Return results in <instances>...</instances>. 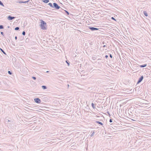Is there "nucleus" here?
Here are the masks:
<instances>
[{
  "instance_id": "1",
  "label": "nucleus",
  "mask_w": 151,
  "mask_h": 151,
  "mask_svg": "<svg viewBox=\"0 0 151 151\" xmlns=\"http://www.w3.org/2000/svg\"><path fill=\"white\" fill-rule=\"evenodd\" d=\"M46 23L43 20H41V24L40 25L41 29H42L45 30L46 29Z\"/></svg>"
},
{
  "instance_id": "2",
  "label": "nucleus",
  "mask_w": 151,
  "mask_h": 151,
  "mask_svg": "<svg viewBox=\"0 0 151 151\" xmlns=\"http://www.w3.org/2000/svg\"><path fill=\"white\" fill-rule=\"evenodd\" d=\"M55 8L56 9H58L60 8V7L55 3H53V7Z\"/></svg>"
},
{
  "instance_id": "3",
  "label": "nucleus",
  "mask_w": 151,
  "mask_h": 151,
  "mask_svg": "<svg viewBox=\"0 0 151 151\" xmlns=\"http://www.w3.org/2000/svg\"><path fill=\"white\" fill-rule=\"evenodd\" d=\"M35 101L37 103H40L41 102V100L40 99L38 98H36L34 99Z\"/></svg>"
},
{
  "instance_id": "4",
  "label": "nucleus",
  "mask_w": 151,
  "mask_h": 151,
  "mask_svg": "<svg viewBox=\"0 0 151 151\" xmlns=\"http://www.w3.org/2000/svg\"><path fill=\"white\" fill-rule=\"evenodd\" d=\"M89 28L92 31H94L96 30H98V28H95L93 27H89Z\"/></svg>"
},
{
  "instance_id": "5",
  "label": "nucleus",
  "mask_w": 151,
  "mask_h": 151,
  "mask_svg": "<svg viewBox=\"0 0 151 151\" xmlns=\"http://www.w3.org/2000/svg\"><path fill=\"white\" fill-rule=\"evenodd\" d=\"M143 78V76H141L137 82V84H138L140 83L142 80Z\"/></svg>"
},
{
  "instance_id": "6",
  "label": "nucleus",
  "mask_w": 151,
  "mask_h": 151,
  "mask_svg": "<svg viewBox=\"0 0 151 151\" xmlns=\"http://www.w3.org/2000/svg\"><path fill=\"white\" fill-rule=\"evenodd\" d=\"M15 18V17H12L10 15H9V16H8V17H7V19L9 20H12L13 19H14Z\"/></svg>"
},
{
  "instance_id": "7",
  "label": "nucleus",
  "mask_w": 151,
  "mask_h": 151,
  "mask_svg": "<svg viewBox=\"0 0 151 151\" xmlns=\"http://www.w3.org/2000/svg\"><path fill=\"white\" fill-rule=\"evenodd\" d=\"M29 0H28L26 1H18V2L19 3H26L29 2Z\"/></svg>"
},
{
  "instance_id": "8",
  "label": "nucleus",
  "mask_w": 151,
  "mask_h": 151,
  "mask_svg": "<svg viewBox=\"0 0 151 151\" xmlns=\"http://www.w3.org/2000/svg\"><path fill=\"white\" fill-rule=\"evenodd\" d=\"M92 59L94 60H96V59H98V60L101 59L98 58V57H97L96 55H94L93 56V57Z\"/></svg>"
},
{
  "instance_id": "9",
  "label": "nucleus",
  "mask_w": 151,
  "mask_h": 151,
  "mask_svg": "<svg viewBox=\"0 0 151 151\" xmlns=\"http://www.w3.org/2000/svg\"><path fill=\"white\" fill-rule=\"evenodd\" d=\"M143 12V13H144V15L145 16L147 17L148 16L147 13V12L146 11H144Z\"/></svg>"
},
{
  "instance_id": "10",
  "label": "nucleus",
  "mask_w": 151,
  "mask_h": 151,
  "mask_svg": "<svg viewBox=\"0 0 151 151\" xmlns=\"http://www.w3.org/2000/svg\"><path fill=\"white\" fill-rule=\"evenodd\" d=\"M0 50L5 55H6V52H4V51L1 48H0Z\"/></svg>"
},
{
  "instance_id": "11",
  "label": "nucleus",
  "mask_w": 151,
  "mask_h": 151,
  "mask_svg": "<svg viewBox=\"0 0 151 151\" xmlns=\"http://www.w3.org/2000/svg\"><path fill=\"white\" fill-rule=\"evenodd\" d=\"M96 122L97 123H98V124H100L101 125H103V123H102L101 122H100V121H96Z\"/></svg>"
},
{
  "instance_id": "12",
  "label": "nucleus",
  "mask_w": 151,
  "mask_h": 151,
  "mask_svg": "<svg viewBox=\"0 0 151 151\" xmlns=\"http://www.w3.org/2000/svg\"><path fill=\"white\" fill-rule=\"evenodd\" d=\"M42 88L43 89H47V87L46 86H42Z\"/></svg>"
},
{
  "instance_id": "13",
  "label": "nucleus",
  "mask_w": 151,
  "mask_h": 151,
  "mask_svg": "<svg viewBox=\"0 0 151 151\" xmlns=\"http://www.w3.org/2000/svg\"><path fill=\"white\" fill-rule=\"evenodd\" d=\"M43 1L45 3H47L49 2V0H44Z\"/></svg>"
},
{
  "instance_id": "14",
  "label": "nucleus",
  "mask_w": 151,
  "mask_h": 151,
  "mask_svg": "<svg viewBox=\"0 0 151 151\" xmlns=\"http://www.w3.org/2000/svg\"><path fill=\"white\" fill-rule=\"evenodd\" d=\"M65 62L68 65V66L69 65H70V62H69V61L68 60H65Z\"/></svg>"
},
{
  "instance_id": "15",
  "label": "nucleus",
  "mask_w": 151,
  "mask_h": 151,
  "mask_svg": "<svg viewBox=\"0 0 151 151\" xmlns=\"http://www.w3.org/2000/svg\"><path fill=\"white\" fill-rule=\"evenodd\" d=\"M91 106H92V107H93V108L94 109L96 108L95 106H94V104H93V103H92L91 104Z\"/></svg>"
},
{
  "instance_id": "16",
  "label": "nucleus",
  "mask_w": 151,
  "mask_h": 151,
  "mask_svg": "<svg viewBox=\"0 0 151 151\" xmlns=\"http://www.w3.org/2000/svg\"><path fill=\"white\" fill-rule=\"evenodd\" d=\"M0 5L2 6H4V5L2 3V2L0 0Z\"/></svg>"
},
{
  "instance_id": "17",
  "label": "nucleus",
  "mask_w": 151,
  "mask_h": 151,
  "mask_svg": "<svg viewBox=\"0 0 151 151\" xmlns=\"http://www.w3.org/2000/svg\"><path fill=\"white\" fill-rule=\"evenodd\" d=\"M48 4L51 7H53V6L52 5V4L51 3H49Z\"/></svg>"
},
{
  "instance_id": "18",
  "label": "nucleus",
  "mask_w": 151,
  "mask_h": 151,
  "mask_svg": "<svg viewBox=\"0 0 151 151\" xmlns=\"http://www.w3.org/2000/svg\"><path fill=\"white\" fill-rule=\"evenodd\" d=\"M65 13L67 14V15H69V14L68 12L66 10H64Z\"/></svg>"
},
{
  "instance_id": "19",
  "label": "nucleus",
  "mask_w": 151,
  "mask_h": 151,
  "mask_svg": "<svg viewBox=\"0 0 151 151\" xmlns=\"http://www.w3.org/2000/svg\"><path fill=\"white\" fill-rule=\"evenodd\" d=\"M95 132H93L90 135V136L91 137H92L93 136Z\"/></svg>"
},
{
  "instance_id": "20",
  "label": "nucleus",
  "mask_w": 151,
  "mask_h": 151,
  "mask_svg": "<svg viewBox=\"0 0 151 151\" xmlns=\"http://www.w3.org/2000/svg\"><path fill=\"white\" fill-rule=\"evenodd\" d=\"M8 74L10 75H12V72L10 71H8Z\"/></svg>"
},
{
  "instance_id": "21",
  "label": "nucleus",
  "mask_w": 151,
  "mask_h": 151,
  "mask_svg": "<svg viewBox=\"0 0 151 151\" xmlns=\"http://www.w3.org/2000/svg\"><path fill=\"white\" fill-rule=\"evenodd\" d=\"M19 28L18 27H17L15 28V30H18Z\"/></svg>"
},
{
  "instance_id": "22",
  "label": "nucleus",
  "mask_w": 151,
  "mask_h": 151,
  "mask_svg": "<svg viewBox=\"0 0 151 151\" xmlns=\"http://www.w3.org/2000/svg\"><path fill=\"white\" fill-rule=\"evenodd\" d=\"M4 28V26L2 25H0V29H3Z\"/></svg>"
},
{
  "instance_id": "23",
  "label": "nucleus",
  "mask_w": 151,
  "mask_h": 151,
  "mask_svg": "<svg viewBox=\"0 0 151 151\" xmlns=\"http://www.w3.org/2000/svg\"><path fill=\"white\" fill-rule=\"evenodd\" d=\"M22 35H25V31H23L22 32Z\"/></svg>"
},
{
  "instance_id": "24",
  "label": "nucleus",
  "mask_w": 151,
  "mask_h": 151,
  "mask_svg": "<svg viewBox=\"0 0 151 151\" xmlns=\"http://www.w3.org/2000/svg\"><path fill=\"white\" fill-rule=\"evenodd\" d=\"M32 78H33L34 80H35L36 79V77L34 76H33L32 77Z\"/></svg>"
},
{
  "instance_id": "25",
  "label": "nucleus",
  "mask_w": 151,
  "mask_h": 151,
  "mask_svg": "<svg viewBox=\"0 0 151 151\" xmlns=\"http://www.w3.org/2000/svg\"><path fill=\"white\" fill-rule=\"evenodd\" d=\"M111 19L113 20H114V21H116V19L114 17H111Z\"/></svg>"
},
{
  "instance_id": "26",
  "label": "nucleus",
  "mask_w": 151,
  "mask_h": 151,
  "mask_svg": "<svg viewBox=\"0 0 151 151\" xmlns=\"http://www.w3.org/2000/svg\"><path fill=\"white\" fill-rule=\"evenodd\" d=\"M147 66V64H144L143 65H139V66Z\"/></svg>"
},
{
  "instance_id": "27",
  "label": "nucleus",
  "mask_w": 151,
  "mask_h": 151,
  "mask_svg": "<svg viewBox=\"0 0 151 151\" xmlns=\"http://www.w3.org/2000/svg\"><path fill=\"white\" fill-rule=\"evenodd\" d=\"M1 34L3 36H4V32H1Z\"/></svg>"
},
{
  "instance_id": "28",
  "label": "nucleus",
  "mask_w": 151,
  "mask_h": 151,
  "mask_svg": "<svg viewBox=\"0 0 151 151\" xmlns=\"http://www.w3.org/2000/svg\"><path fill=\"white\" fill-rule=\"evenodd\" d=\"M109 56H110V57L111 58H112V55L111 54H109Z\"/></svg>"
},
{
  "instance_id": "29",
  "label": "nucleus",
  "mask_w": 151,
  "mask_h": 151,
  "mask_svg": "<svg viewBox=\"0 0 151 151\" xmlns=\"http://www.w3.org/2000/svg\"><path fill=\"white\" fill-rule=\"evenodd\" d=\"M109 122H110V123H111L112 122V119H110V120H109Z\"/></svg>"
},
{
  "instance_id": "30",
  "label": "nucleus",
  "mask_w": 151,
  "mask_h": 151,
  "mask_svg": "<svg viewBox=\"0 0 151 151\" xmlns=\"http://www.w3.org/2000/svg\"><path fill=\"white\" fill-rule=\"evenodd\" d=\"M108 56L107 55H106L105 56V58H108Z\"/></svg>"
},
{
  "instance_id": "31",
  "label": "nucleus",
  "mask_w": 151,
  "mask_h": 151,
  "mask_svg": "<svg viewBox=\"0 0 151 151\" xmlns=\"http://www.w3.org/2000/svg\"><path fill=\"white\" fill-rule=\"evenodd\" d=\"M107 113L108 115H110V113L109 112H107Z\"/></svg>"
},
{
  "instance_id": "32",
  "label": "nucleus",
  "mask_w": 151,
  "mask_h": 151,
  "mask_svg": "<svg viewBox=\"0 0 151 151\" xmlns=\"http://www.w3.org/2000/svg\"><path fill=\"white\" fill-rule=\"evenodd\" d=\"M15 40H17V36H15Z\"/></svg>"
},
{
  "instance_id": "33",
  "label": "nucleus",
  "mask_w": 151,
  "mask_h": 151,
  "mask_svg": "<svg viewBox=\"0 0 151 151\" xmlns=\"http://www.w3.org/2000/svg\"><path fill=\"white\" fill-rule=\"evenodd\" d=\"M106 47V46L105 45H103V47Z\"/></svg>"
},
{
  "instance_id": "34",
  "label": "nucleus",
  "mask_w": 151,
  "mask_h": 151,
  "mask_svg": "<svg viewBox=\"0 0 151 151\" xmlns=\"http://www.w3.org/2000/svg\"><path fill=\"white\" fill-rule=\"evenodd\" d=\"M102 44H103V45L104 44V42H102Z\"/></svg>"
},
{
  "instance_id": "35",
  "label": "nucleus",
  "mask_w": 151,
  "mask_h": 151,
  "mask_svg": "<svg viewBox=\"0 0 151 151\" xmlns=\"http://www.w3.org/2000/svg\"><path fill=\"white\" fill-rule=\"evenodd\" d=\"M69 84H68V87H69Z\"/></svg>"
},
{
  "instance_id": "36",
  "label": "nucleus",
  "mask_w": 151,
  "mask_h": 151,
  "mask_svg": "<svg viewBox=\"0 0 151 151\" xmlns=\"http://www.w3.org/2000/svg\"><path fill=\"white\" fill-rule=\"evenodd\" d=\"M48 72H49V71H46V73H48Z\"/></svg>"
},
{
  "instance_id": "37",
  "label": "nucleus",
  "mask_w": 151,
  "mask_h": 151,
  "mask_svg": "<svg viewBox=\"0 0 151 151\" xmlns=\"http://www.w3.org/2000/svg\"><path fill=\"white\" fill-rule=\"evenodd\" d=\"M142 67V68H143V67H145L142 66V67Z\"/></svg>"
}]
</instances>
